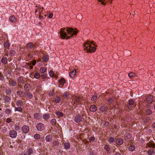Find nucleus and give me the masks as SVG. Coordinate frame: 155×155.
<instances>
[{
    "label": "nucleus",
    "instance_id": "obj_52",
    "mask_svg": "<svg viewBox=\"0 0 155 155\" xmlns=\"http://www.w3.org/2000/svg\"><path fill=\"white\" fill-rule=\"evenodd\" d=\"M94 140L95 138L94 137H91L89 139V140L90 142L93 141Z\"/></svg>",
    "mask_w": 155,
    "mask_h": 155
},
{
    "label": "nucleus",
    "instance_id": "obj_33",
    "mask_svg": "<svg viewBox=\"0 0 155 155\" xmlns=\"http://www.w3.org/2000/svg\"><path fill=\"white\" fill-rule=\"evenodd\" d=\"M10 100V98L9 97L7 96H6L4 97V101L6 103H8Z\"/></svg>",
    "mask_w": 155,
    "mask_h": 155
},
{
    "label": "nucleus",
    "instance_id": "obj_41",
    "mask_svg": "<svg viewBox=\"0 0 155 155\" xmlns=\"http://www.w3.org/2000/svg\"><path fill=\"white\" fill-rule=\"evenodd\" d=\"M55 102L56 103H59L60 101V98L59 97H57L55 98Z\"/></svg>",
    "mask_w": 155,
    "mask_h": 155
},
{
    "label": "nucleus",
    "instance_id": "obj_64",
    "mask_svg": "<svg viewBox=\"0 0 155 155\" xmlns=\"http://www.w3.org/2000/svg\"><path fill=\"white\" fill-rule=\"evenodd\" d=\"M26 153V152L24 151L22 153L21 155H25Z\"/></svg>",
    "mask_w": 155,
    "mask_h": 155
},
{
    "label": "nucleus",
    "instance_id": "obj_4",
    "mask_svg": "<svg viewBox=\"0 0 155 155\" xmlns=\"http://www.w3.org/2000/svg\"><path fill=\"white\" fill-rule=\"evenodd\" d=\"M36 128L38 131H41L44 129V124L41 123H38L36 125Z\"/></svg>",
    "mask_w": 155,
    "mask_h": 155
},
{
    "label": "nucleus",
    "instance_id": "obj_27",
    "mask_svg": "<svg viewBox=\"0 0 155 155\" xmlns=\"http://www.w3.org/2000/svg\"><path fill=\"white\" fill-rule=\"evenodd\" d=\"M1 62L2 63L5 64L7 62V59L5 57H3L1 60Z\"/></svg>",
    "mask_w": 155,
    "mask_h": 155
},
{
    "label": "nucleus",
    "instance_id": "obj_57",
    "mask_svg": "<svg viewBox=\"0 0 155 155\" xmlns=\"http://www.w3.org/2000/svg\"><path fill=\"white\" fill-rule=\"evenodd\" d=\"M53 16V14L51 13H50L49 15V18H51Z\"/></svg>",
    "mask_w": 155,
    "mask_h": 155
},
{
    "label": "nucleus",
    "instance_id": "obj_2",
    "mask_svg": "<svg viewBox=\"0 0 155 155\" xmlns=\"http://www.w3.org/2000/svg\"><path fill=\"white\" fill-rule=\"evenodd\" d=\"M95 45L94 44L92 45L91 43L90 42H87L84 44V50H86L87 52H93L95 51V49L94 47Z\"/></svg>",
    "mask_w": 155,
    "mask_h": 155
},
{
    "label": "nucleus",
    "instance_id": "obj_32",
    "mask_svg": "<svg viewBox=\"0 0 155 155\" xmlns=\"http://www.w3.org/2000/svg\"><path fill=\"white\" fill-rule=\"evenodd\" d=\"M9 83L12 86H15L17 84L16 82L14 80H11L9 81Z\"/></svg>",
    "mask_w": 155,
    "mask_h": 155
},
{
    "label": "nucleus",
    "instance_id": "obj_23",
    "mask_svg": "<svg viewBox=\"0 0 155 155\" xmlns=\"http://www.w3.org/2000/svg\"><path fill=\"white\" fill-rule=\"evenodd\" d=\"M34 47L33 44L31 43H29L27 44V48L28 49H30Z\"/></svg>",
    "mask_w": 155,
    "mask_h": 155
},
{
    "label": "nucleus",
    "instance_id": "obj_47",
    "mask_svg": "<svg viewBox=\"0 0 155 155\" xmlns=\"http://www.w3.org/2000/svg\"><path fill=\"white\" fill-rule=\"evenodd\" d=\"M152 113V111L150 109H147L146 111V113L147 114L150 115Z\"/></svg>",
    "mask_w": 155,
    "mask_h": 155
},
{
    "label": "nucleus",
    "instance_id": "obj_22",
    "mask_svg": "<svg viewBox=\"0 0 155 155\" xmlns=\"http://www.w3.org/2000/svg\"><path fill=\"white\" fill-rule=\"evenodd\" d=\"M26 94L27 97L29 99H31L33 97V96L32 94L30 93V92H27L26 93Z\"/></svg>",
    "mask_w": 155,
    "mask_h": 155
},
{
    "label": "nucleus",
    "instance_id": "obj_49",
    "mask_svg": "<svg viewBox=\"0 0 155 155\" xmlns=\"http://www.w3.org/2000/svg\"><path fill=\"white\" fill-rule=\"evenodd\" d=\"M97 96L96 95H95L92 97L91 98V100L92 101L96 100L97 98Z\"/></svg>",
    "mask_w": 155,
    "mask_h": 155
},
{
    "label": "nucleus",
    "instance_id": "obj_63",
    "mask_svg": "<svg viewBox=\"0 0 155 155\" xmlns=\"http://www.w3.org/2000/svg\"><path fill=\"white\" fill-rule=\"evenodd\" d=\"M89 155H95L93 152H90Z\"/></svg>",
    "mask_w": 155,
    "mask_h": 155
},
{
    "label": "nucleus",
    "instance_id": "obj_36",
    "mask_svg": "<svg viewBox=\"0 0 155 155\" xmlns=\"http://www.w3.org/2000/svg\"><path fill=\"white\" fill-rule=\"evenodd\" d=\"M59 83L61 84H63L65 83V80L64 78H61L60 80Z\"/></svg>",
    "mask_w": 155,
    "mask_h": 155
},
{
    "label": "nucleus",
    "instance_id": "obj_55",
    "mask_svg": "<svg viewBox=\"0 0 155 155\" xmlns=\"http://www.w3.org/2000/svg\"><path fill=\"white\" fill-rule=\"evenodd\" d=\"M108 102L109 103L111 104L113 102V100L112 98H109L108 100Z\"/></svg>",
    "mask_w": 155,
    "mask_h": 155
},
{
    "label": "nucleus",
    "instance_id": "obj_58",
    "mask_svg": "<svg viewBox=\"0 0 155 155\" xmlns=\"http://www.w3.org/2000/svg\"><path fill=\"white\" fill-rule=\"evenodd\" d=\"M11 121V119L9 118H8L6 120V122L8 123H10Z\"/></svg>",
    "mask_w": 155,
    "mask_h": 155
},
{
    "label": "nucleus",
    "instance_id": "obj_61",
    "mask_svg": "<svg viewBox=\"0 0 155 155\" xmlns=\"http://www.w3.org/2000/svg\"><path fill=\"white\" fill-rule=\"evenodd\" d=\"M109 124V122H106L104 124V125L106 126H107Z\"/></svg>",
    "mask_w": 155,
    "mask_h": 155
},
{
    "label": "nucleus",
    "instance_id": "obj_56",
    "mask_svg": "<svg viewBox=\"0 0 155 155\" xmlns=\"http://www.w3.org/2000/svg\"><path fill=\"white\" fill-rule=\"evenodd\" d=\"M105 0H97V1L99 2H101V3L103 5L105 4V3L104 2V1Z\"/></svg>",
    "mask_w": 155,
    "mask_h": 155
},
{
    "label": "nucleus",
    "instance_id": "obj_48",
    "mask_svg": "<svg viewBox=\"0 0 155 155\" xmlns=\"http://www.w3.org/2000/svg\"><path fill=\"white\" fill-rule=\"evenodd\" d=\"M5 112L6 114H9L11 113V110L9 109H6L5 110Z\"/></svg>",
    "mask_w": 155,
    "mask_h": 155
},
{
    "label": "nucleus",
    "instance_id": "obj_62",
    "mask_svg": "<svg viewBox=\"0 0 155 155\" xmlns=\"http://www.w3.org/2000/svg\"><path fill=\"white\" fill-rule=\"evenodd\" d=\"M126 134L127 135V136L129 138H130L131 137L130 134L129 133H127V134Z\"/></svg>",
    "mask_w": 155,
    "mask_h": 155
},
{
    "label": "nucleus",
    "instance_id": "obj_10",
    "mask_svg": "<svg viewBox=\"0 0 155 155\" xmlns=\"http://www.w3.org/2000/svg\"><path fill=\"white\" fill-rule=\"evenodd\" d=\"M17 94L19 97L25 96H26V93L21 91H18Z\"/></svg>",
    "mask_w": 155,
    "mask_h": 155
},
{
    "label": "nucleus",
    "instance_id": "obj_28",
    "mask_svg": "<svg viewBox=\"0 0 155 155\" xmlns=\"http://www.w3.org/2000/svg\"><path fill=\"white\" fill-rule=\"evenodd\" d=\"M147 154L149 155H154L155 153L153 150H150L147 151Z\"/></svg>",
    "mask_w": 155,
    "mask_h": 155
},
{
    "label": "nucleus",
    "instance_id": "obj_42",
    "mask_svg": "<svg viewBox=\"0 0 155 155\" xmlns=\"http://www.w3.org/2000/svg\"><path fill=\"white\" fill-rule=\"evenodd\" d=\"M4 46L7 48H8L10 46L9 43L8 42H5L4 43Z\"/></svg>",
    "mask_w": 155,
    "mask_h": 155
},
{
    "label": "nucleus",
    "instance_id": "obj_20",
    "mask_svg": "<svg viewBox=\"0 0 155 155\" xmlns=\"http://www.w3.org/2000/svg\"><path fill=\"white\" fill-rule=\"evenodd\" d=\"M47 68L45 67H42L40 70V71L41 73H43L46 72Z\"/></svg>",
    "mask_w": 155,
    "mask_h": 155
},
{
    "label": "nucleus",
    "instance_id": "obj_14",
    "mask_svg": "<svg viewBox=\"0 0 155 155\" xmlns=\"http://www.w3.org/2000/svg\"><path fill=\"white\" fill-rule=\"evenodd\" d=\"M64 146L65 149H69L70 147V143L68 142L64 143Z\"/></svg>",
    "mask_w": 155,
    "mask_h": 155
},
{
    "label": "nucleus",
    "instance_id": "obj_6",
    "mask_svg": "<svg viewBox=\"0 0 155 155\" xmlns=\"http://www.w3.org/2000/svg\"><path fill=\"white\" fill-rule=\"evenodd\" d=\"M21 129L22 132L25 134L28 133L29 130V127L26 125L23 126L22 127Z\"/></svg>",
    "mask_w": 155,
    "mask_h": 155
},
{
    "label": "nucleus",
    "instance_id": "obj_38",
    "mask_svg": "<svg viewBox=\"0 0 155 155\" xmlns=\"http://www.w3.org/2000/svg\"><path fill=\"white\" fill-rule=\"evenodd\" d=\"M49 74L50 76L52 77L54 76V73L53 71L51 70L49 71Z\"/></svg>",
    "mask_w": 155,
    "mask_h": 155
},
{
    "label": "nucleus",
    "instance_id": "obj_9",
    "mask_svg": "<svg viewBox=\"0 0 155 155\" xmlns=\"http://www.w3.org/2000/svg\"><path fill=\"white\" fill-rule=\"evenodd\" d=\"M34 117L35 119L39 120L41 118V116L40 114L36 113L34 114Z\"/></svg>",
    "mask_w": 155,
    "mask_h": 155
},
{
    "label": "nucleus",
    "instance_id": "obj_3",
    "mask_svg": "<svg viewBox=\"0 0 155 155\" xmlns=\"http://www.w3.org/2000/svg\"><path fill=\"white\" fill-rule=\"evenodd\" d=\"M9 135L12 138H15L17 136V133L14 130H12L9 131Z\"/></svg>",
    "mask_w": 155,
    "mask_h": 155
},
{
    "label": "nucleus",
    "instance_id": "obj_13",
    "mask_svg": "<svg viewBox=\"0 0 155 155\" xmlns=\"http://www.w3.org/2000/svg\"><path fill=\"white\" fill-rule=\"evenodd\" d=\"M52 137L50 135H48L45 137V140L47 142H49L52 140Z\"/></svg>",
    "mask_w": 155,
    "mask_h": 155
},
{
    "label": "nucleus",
    "instance_id": "obj_45",
    "mask_svg": "<svg viewBox=\"0 0 155 155\" xmlns=\"http://www.w3.org/2000/svg\"><path fill=\"white\" fill-rule=\"evenodd\" d=\"M135 76V73H133V72H131L129 74H128V76L129 77L132 78L134 76Z\"/></svg>",
    "mask_w": 155,
    "mask_h": 155
},
{
    "label": "nucleus",
    "instance_id": "obj_18",
    "mask_svg": "<svg viewBox=\"0 0 155 155\" xmlns=\"http://www.w3.org/2000/svg\"><path fill=\"white\" fill-rule=\"evenodd\" d=\"M69 93L67 91H65L63 94V99H66L68 97Z\"/></svg>",
    "mask_w": 155,
    "mask_h": 155
},
{
    "label": "nucleus",
    "instance_id": "obj_24",
    "mask_svg": "<svg viewBox=\"0 0 155 155\" xmlns=\"http://www.w3.org/2000/svg\"><path fill=\"white\" fill-rule=\"evenodd\" d=\"M49 56L47 55H45L42 58L43 61L44 62H46L49 59Z\"/></svg>",
    "mask_w": 155,
    "mask_h": 155
},
{
    "label": "nucleus",
    "instance_id": "obj_43",
    "mask_svg": "<svg viewBox=\"0 0 155 155\" xmlns=\"http://www.w3.org/2000/svg\"><path fill=\"white\" fill-rule=\"evenodd\" d=\"M56 120L55 119H53L51 120V124L53 125H54L56 123Z\"/></svg>",
    "mask_w": 155,
    "mask_h": 155
},
{
    "label": "nucleus",
    "instance_id": "obj_30",
    "mask_svg": "<svg viewBox=\"0 0 155 155\" xmlns=\"http://www.w3.org/2000/svg\"><path fill=\"white\" fill-rule=\"evenodd\" d=\"M23 110V109L21 107H15V111H17L20 112H21Z\"/></svg>",
    "mask_w": 155,
    "mask_h": 155
},
{
    "label": "nucleus",
    "instance_id": "obj_25",
    "mask_svg": "<svg viewBox=\"0 0 155 155\" xmlns=\"http://www.w3.org/2000/svg\"><path fill=\"white\" fill-rule=\"evenodd\" d=\"M55 114L58 117H62L63 116V114L61 112L57 111L55 113Z\"/></svg>",
    "mask_w": 155,
    "mask_h": 155
},
{
    "label": "nucleus",
    "instance_id": "obj_50",
    "mask_svg": "<svg viewBox=\"0 0 155 155\" xmlns=\"http://www.w3.org/2000/svg\"><path fill=\"white\" fill-rule=\"evenodd\" d=\"M47 77V74L45 73H44L41 75V77L42 79L45 78Z\"/></svg>",
    "mask_w": 155,
    "mask_h": 155
},
{
    "label": "nucleus",
    "instance_id": "obj_37",
    "mask_svg": "<svg viewBox=\"0 0 155 155\" xmlns=\"http://www.w3.org/2000/svg\"><path fill=\"white\" fill-rule=\"evenodd\" d=\"M134 103V101L133 99H131L129 101V104L130 105L128 106V107L129 108H130V105H132Z\"/></svg>",
    "mask_w": 155,
    "mask_h": 155
},
{
    "label": "nucleus",
    "instance_id": "obj_12",
    "mask_svg": "<svg viewBox=\"0 0 155 155\" xmlns=\"http://www.w3.org/2000/svg\"><path fill=\"white\" fill-rule=\"evenodd\" d=\"M97 110L96 107L94 105H91L90 107V110L91 112H95Z\"/></svg>",
    "mask_w": 155,
    "mask_h": 155
},
{
    "label": "nucleus",
    "instance_id": "obj_59",
    "mask_svg": "<svg viewBox=\"0 0 155 155\" xmlns=\"http://www.w3.org/2000/svg\"><path fill=\"white\" fill-rule=\"evenodd\" d=\"M28 66H29V68H30L31 69L33 68V67L31 65V64H28Z\"/></svg>",
    "mask_w": 155,
    "mask_h": 155
},
{
    "label": "nucleus",
    "instance_id": "obj_5",
    "mask_svg": "<svg viewBox=\"0 0 155 155\" xmlns=\"http://www.w3.org/2000/svg\"><path fill=\"white\" fill-rule=\"evenodd\" d=\"M83 119V116L78 115L75 117L74 120L77 123H79L82 121Z\"/></svg>",
    "mask_w": 155,
    "mask_h": 155
},
{
    "label": "nucleus",
    "instance_id": "obj_26",
    "mask_svg": "<svg viewBox=\"0 0 155 155\" xmlns=\"http://www.w3.org/2000/svg\"><path fill=\"white\" fill-rule=\"evenodd\" d=\"M15 54V51L14 50H11L9 52V55L11 56H14Z\"/></svg>",
    "mask_w": 155,
    "mask_h": 155
},
{
    "label": "nucleus",
    "instance_id": "obj_39",
    "mask_svg": "<svg viewBox=\"0 0 155 155\" xmlns=\"http://www.w3.org/2000/svg\"><path fill=\"white\" fill-rule=\"evenodd\" d=\"M40 135L39 134H36L34 135V137L36 140H38L40 138Z\"/></svg>",
    "mask_w": 155,
    "mask_h": 155
},
{
    "label": "nucleus",
    "instance_id": "obj_8",
    "mask_svg": "<svg viewBox=\"0 0 155 155\" xmlns=\"http://www.w3.org/2000/svg\"><path fill=\"white\" fill-rule=\"evenodd\" d=\"M76 70L74 69L69 74V76L71 78H74L76 75Z\"/></svg>",
    "mask_w": 155,
    "mask_h": 155
},
{
    "label": "nucleus",
    "instance_id": "obj_21",
    "mask_svg": "<svg viewBox=\"0 0 155 155\" xmlns=\"http://www.w3.org/2000/svg\"><path fill=\"white\" fill-rule=\"evenodd\" d=\"M18 80L19 83H22V84L24 83L25 81L24 78L22 77H18Z\"/></svg>",
    "mask_w": 155,
    "mask_h": 155
},
{
    "label": "nucleus",
    "instance_id": "obj_40",
    "mask_svg": "<svg viewBox=\"0 0 155 155\" xmlns=\"http://www.w3.org/2000/svg\"><path fill=\"white\" fill-rule=\"evenodd\" d=\"M14 128L15 130L18 131L20 130V127L18 125L15 124L14 125Z\"/></svg>",
    "mask_w": 155,
    "mask_h": 155
},
{
    "label": "nucleus",
    "instance_id": "obj_29",
    "mask_svg": "<svg viewBox=\"0 0 155 155\" xmlns=\"http://www.w3.org/2000/svg\"><path fill=\"white\" fill-rule=\"evenodd\" d=\"M50 117V115L48 114H45L43 115V118L44 119H48Z\"/></svg>",
    "mask_w": 155,
    "mask_h": 155
},
{
    "label": "nucleus",
    "instance_id": "obj_46",
    "mask_svg": "<svg viewBox=\"0 0 155 155\" xmlns=\"http://www.w3.org/2000/svg\"><path fill=\"white\" fill-rule=\"evenodd\" d=\"M74 100H75V102H76V103H78L80 101V98L77 97H75Z\"/></svg>",
    "mask_w": 155,
    "mask_h": 155
},
{
    "label": "nucleus",
    "instance_id": "obj_53",
    "mask_svg": "<svg viewBox=\"0 0 155 155\" xmlns=\"http://www.w3.org/2000/svg\"><path fill=\"white\" fill-rule=\"evenodd\" d=\"M147 146L150 148L153 147V144H151L150 143H148L147 144Z\"/></svg>",
    "mask_w": 155,
    "mask_h": 155
},
{
    "label": "nucleus",
    "instance_id": "obj_19",
    "mask_svg": "<svg viewBox=\"0 0 155 155\" xmlns=\"http://www.w3.org/2000/svg\"><path fill=\"white\" fill-rule=\"evenodd\" d=\"M17 106L18 107H21L23 104L22 101L20 100L17 101L16 103Z\"/></svg>",
    "mask_w": 155,
    "mask_h": 155
},
{
    "label": "nucleus",
    "instance_id": "obj_35",
    "mask_svg": "<svg viewBox=\"0 0 155 155\" xmlns=\"http://www.w3.org/2000/svg\"><path fill=\"white\" fill-rule=\"evenodd\" d=\"M34 77L35 78L38 79L40 77V75L38 73L36 72L35 73Z\"/></svg>",
    "mask_w": 155,
    "mask_h": 155
},
{
    "label": "nucleus",
    "instance_id": "obj_11",
    "mask_svg": "<svg viewBox=\"0 0 155 155\" xmlns=\"http://www.w3.org/2000/svg\"><path fill=\"white\" fill-rule=\"evenodd\" d=\"M116 143L118 145H121L123 143V140L120 138L117 139L116 140Z\"/></svg>",
    "mask_w": 155,
    "mask_h": 155
},
{
    "label": "nucleus",
    "instance_id": "obj_16",
    "mask_svg": "<svg viewBox=\"0 0 155 155\" xmlns=\"http://www.w3.org/2000/svg\"><path fill=\"white\" fill-rule=\"evenodd\" d=\"M153 98V96L152 95H150L148 97L147 99V101L148 103H150L152 102Z\"/></svg>",
    "mask_w": 155,
    "mask_h": 155
},
{
    "label": "nucleus",
    "instance_id": "obj_54",
    "mask_svg": "<svg viewBox=\"0 0 155 155\" xmlns=\"http://www.w3.org/2000/svg\"><path fill=\"white\" fill-rule=\"evenodd\" d=\"M36 63V61L35 60H33L32 61H31V63L32 65L33 66H34L35 65Z\"/></svg>",
    "mask_w": 155,
    "mask_h": 155
},
{
    "label": "nucleus",
    "instance_id": "obj_51",
    "mask_svg": "<svg viewBox=\"0 0 155 155\" xmlns=\"http://www.w3.org/2000/svg\"><path fill=\"white\" fill-rule=\"evenodd\" d=\"M114 140V137H110L109 139V141L110 143H113Z\"/></svg>",
    "mask_w": 155,
    "mask_h": 155
},
{
    "label": "nucleus",
    "instance_id": "obj_17",
    "mask_svg": "<svg viewBox=\"0 0 155 155\" xmlns=\"http://www.w3.org/2000/svg\"><path fill=\"white\" fill-rule=\"evenodd\" d=\"M104 148L106 150L107 153L109 154L110 153V147H109L108 145H105L104 146Z\"/></svg>",
    "mask_w": 155,
    "mask_h": 155
},
{
    "label": "nucleus",
    "instance_id": "obj_7",
    "mask_svg": "<svg viewBox=\"0 0 155 155\" xmlns=\"http://www.w3.org/2000/svg\"><path fill=\"white\" fill-rule=\"evenodd\" d=\"M31 86L29 84H25L24 86V90L27 91H29L31 89Z\"/></svg>",
    "mask_w": 155,
    "mask_h": 155
},
{
    "label": "nucleus",
    "instance_id": "obj_60",
    "mask_svg": "<svg viewBox=\"0 0 155 155\" xmlns=\"http://www.w3.org/2000/svg\"><path fill=\"white\" fill-rule=\"evenodd\" d=\"M113 155H121V154L119 152H116Z\"/></svg>",
    "mask_w": 155,
    "mask_h": 155
},
{
    "label": "nucleus",
    "instance_id": "obj_34",
    "mask_svg": "<svg viewBox=\"0 0 155 155\" xmlns=\"http://www.w3.org/2000/svg\"><path fill=\"white\" fill-rule=\"evenodd\" d=\"M135 149V147L134 145H132L130 146L129 148V150L131 151H133Z\"/></svg>",
    "mask_w": 155,
    "mask_h": 155
},
{
    "label": "nucleus",
    "instance_id": "obj_1",
    "mask_svg": "<svg viewBox=\"0 0 155 155\" xmlns=\"http://www.w3.org/2000/svg\"><path fill=\"white\" fill-rule=\"evenodd\" d=\"M78 32L77 30L75 28H63L60 29V34L63 39H67L73 35H76Z\"/></svg>",
    "mask_w": 155,
    "mask_h": 155
},
{
    "label": "nucleus",
    "instance_id": "obj_31",
    "mask_svg": "<svg viewBox=\"0 0 155 155\" xmlns=\"http://www.w3.org/2000/svg\"><path fill=\"white\" fill-rule=\"evenodd\" d=\"M33 150L29 148L28 150L27 153L29 155H31L33 154Z\"/></svg>",
    "mask_w": 155,
    "mask_h": 155
},
{
    "label": "nucleus",
    "instance_id": "obj_44",
    "mask_svg": "<svg viewBox=\"0 0 155 155\" xmlns=\"http://www.w3.org/2000/svg\"><path fill=\"white\" fill-rule=\"evenodd\" d=\"M105 110V107L104 106H102L100 108V110L102 112H104Z\"/></svg>",
    "mask_w": 155,
    "mask_h": 155
},
{
    "label": "nucleus",
    "instance_id": "obj_15",
    "mask_svg": "<svg viewBox=\"0 0 155 155\" xmlns=\"http://www.w3.org/2000/svg\"><path fill=\"white\" fill-rule=\"evenodd\" d=\"M9 20L10 21L12 22L15 23L16 22V20L15 17L13 15H11L10 16L9 18Z\"/></svg>",
    "mask_w": 155,
    "mask_h": 155
}]
</instances>
